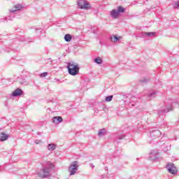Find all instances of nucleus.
<instances>
[{"label": "nucleus", "mask_w": 179, "mask_h": 179, "mask_svg": "<svg viewBox=\"0 0 179 179\" xmlns=\"http://www.w3.org/2000/svg\"><path fill=\"white\" fill-rule=\"evenodd\" d=\"M47 166L49 167L43 168L38 172V176L41 177V178H47V177H50V169L54 167V164H52L51 162H48Z\"/></svg>", "instance_id": "obj_1"}, {"label": "nucleus", "mask_w": 179, "mask_h": 179, "mask_svg": "<svg viewBox=\"0 0 179 179\" xmlns=\"http://www.w3.org/2000/svg\"><path fill=\"white\" fill-rule=\"evenodd\" d=\"M67 69L69 75H71V76H76V75L79 73V69H80V68H79L78 65H75L73 62H70L68 63Z\"/></svg>", "instance_id": "obj_2"}, {"label": "nucleus", "mask_w": 179, "mask_h": 179, "mask_svg": "<svg viewBox=\"0 0 179 179\" xmlns=\"http://www.w3.org/2000/svg\"><path fill=\"white\" fill-rule=\"evenodd\" d=\"M24 6L22 4H15L13 6V9L10 10V16L8 17L9 20L15 18V15L17 14V12L22 10Z\"/></svg>", "instance_id": "obj_3"}, {"label": "nucleus", "mask_w": 179, "mask_h": 179, "mask_svg": "<svg viewBox=\"0 0 179 179\" xmlns=\"http://www.w3.org/2000/svg\"><path fill=\"white\" fill-rule=\"evenodd\" d=\"M78 167H79V162L78 161L73 162L69 168V171L70 172V176H73L78 171Z\"/></svg>", "instance_id": "obj_4"}, {"label": "nucleus", "mask_w": 179, "mask_h": 179, "mask_svg": "<svg viewBox=\"0 0 179 179\" xmlns=\"http://www.w3.org/2000/svg\"><path fill=\"white\" fill-rule=\"evenodd\" d=\"M78 5L80 9H85V10L90 9V3L86 1H79Z\"/></svg>", "instance_id": "obj_5"}, {"label": "nucleus", "mask_w": 179, "mask_h": 179, "mask_svg": "<svg viewBox=\"0 0 179 179\" xmlns=\"http://www.w3.org/2000/svg\"><path fill=\"white\" fill-rule=\"evenodd\" d=\"M166 169L171 174H177V168H176L174 164H168Z\"/></svg>", "instance_id": "obj_6"}, {"label": "nucleus", "mask_w": 179, "mask_h": 179, "mask_svg": "<svg viewBox=\"0 0 179 179\" xmlns=\"http://www.w3.org/2000/svg\"><path fill=\"white\" fill-rule=\"evenodd\" d=\"M22 94H23V90H22L20 88H17L13 92L11 96L12 97H19V96H22Z\"/></svg>", "instance_id": "obj_7"}, {"label": "nucleus", "mask_w": 179, "mask_h": 179, "mask_svg": "<svg viewBox=\"0 0 179 179\" xmlns=\"http://www.w3.org/2000/svg\"><path fill=\"white\" fill-rule=\"evenodd\" d=\"M159 156V152L156 150H152L150 152V160H155V159H157Z\"/></svg>", "instance_id": "obj_8"}, {"label": "nucleus", "mask_w": 179, "mask_h": 179, "mask_svg": "<svg viewBox=\"0 0 179 179\" xmlns=\"http://www.w3.org/2000/svg\"><path fill=\"white\" fill-rule=\"evenodd\" d=\"M121 38H122V36H118L117 35H112L110 37V41H112V43H117V41H120V40H121Z\"/></svg>", "instance_id": "obj_9"}, {"label": "nucleus", "mask_w": 179, "mask_h": 179, "mask_svg": "<svg viewBox=\"0 0 179 179\" xmlns=\"http://www.w3.org/2000/svg\"><path fill=\"white\" fill-rule=\"evenodd\" d=\"M156 36L155 32H141V37H152Z\"/></svg>", "instance_id": "obj_10"}, {"label": "nucleus", "mask_w": 179, "mask_h": 179, "mask_svg": "<svg viewBox=\"0 0 179 179\" xmlns=\"http://www.w3.org/2000/svg\"><path fill=\"white\" fill-rule=\"evenodd\" d=\"M173 106H176V107H178V103H171V106L170 107H166L164 110V113H169V111H171L173 110Z\"/></svg>", "instance_id": "obj_11"}, {"label": "nucleus", "mask_w": 179, "mask_h": 179, "mask_svg": "<svg viewBox=\"0 0 179 179\" xmlns=\"http://www.w3.org/2000/svg\"><path fill=\"white\" fill-rule=\"evenodd\" d=\"M9 136L3 132L0 133V142L8 141Z\"/></svg>", "instance_id": "obj_12"}, {"label": "nucleus", "mask_w": 179, "mask_h": 179, "mask_svg": "<svg viewBox=\"0 0 179 179\" xmlns=\"http://www.w3.org/2000/svg\"><path fill=\"white\" fill-rule=\"evenodd\" d=\"M110 16L113 19H118V16H120V14L117 10L114 9L110 11Z\"/></svg>", "instance_id": "obj_13"}, {"label": "nucleus", "mask_w": 179, "mask_h": 179, "mask_svg": "<svg viewBox=\"0 0 179 179\" xmlns=\"http://www.w3.org/2000/svg\"><path fill=\"white\" fill-rule=\"evenodd\" d=\"M52 121L54 124H59V122H62V117L60 116H55L52 118Z\"/></svg>", "instance_id": "obj_14"}, {"label": "nucleus", "mask_w": 179, "mask_h": 179, "mask_svg": "<svg viewBox=\"0 0 179 179\" xmlns=\"http://www.w3.org/2000/svg\"><path fill=\"white\" fill-rule=\"evenodd\" d=\"M57 149V145L50 143L48 145V150L50 152H52V150H55Z\"/></svg>", "instance_id": "obj_15"}, {"label": "nucleus", "mask_w": 179, "mask_h": 179, "mask_svg": "<svg viewBox=\"0 0 179 179\" xmlns=\"http://www.w3.org/2000/svg\"><path fill=\"white\" fill-rule=\"evenodd\" d=\"M155 97H156V92H153L149 93L147 95L146 100H152V99H155Z\"/></svg>", "instance_id": "obj_16"}, {"label": "nucleus", "mask_w": 179, "mask_h": 179, "mask_svg": "<svg viewBox=\"0 0 179 179\" xmlns=\"http://www.w3.org/2000/svg\"><path fill=\"white\" fill-rule=\"evenodd\" d=\"M94 62H95V64H97L98 65H101V64H103V59H101V57H97L94 59Z\"/></svg>", "instance_id": "obj_17"}, {"label": "nucleus", "mask_w": 179, "mask_h": 179, "mask_svg": "<svg viewBox=\"0 0 179 179\" xmlns=\"http://www.w3.org/2000/svg\"><path fill=\"white\" fill-rule=\"evenodd\" d=\"M64 40L66 41V43H69L70 41H72V36L71 34H67L64 36Z\"/></svg>", "instance_id": "obj_18"}, {"label": "nucleus", "mask_w": 179, "mask_h": 179, "mask_svg": "<svg viewBox=\"0 0 179 179\" xmlns=\"http://www.w3.org/2000/svg\"><path fill=\"white\" fill-rule=\"evenodd\" d=\"M117 13H119V15H120V13H125V8H123L122 6H117Z\"/></svg>", "instance_id": "obj_19"}, {"label": "nucleus", "mask_w": 179, "mask_h": 179, "mask_svg": "<svg viewBox=\"0 0 179 179\" xmlns=\"http://www.w3.org/2000/svg\"><path fill=\"white\" fill-rule=\"evenodd\" d=\"M20 85H24V86H27V85H29V82H27V80L24 78H21L20 80Z\"/></svg>", "instance_id": "obj_20"}, {"label": "nucleus", "mask_w": 179, "mask_h": 179, "mask_svg": "<svg viewBox=\"0 0 179 179\" xmlns=\"http://www.w3.org/2000/svg\"><path fill=\"white\" fill-rule=\"evenodd\" d=\"M99 136H104L106 135V129H103L99 131L98 132Z\"/></svg>", "instance_id": "obj_21"}, {"label": "nucleus", "mask_w": 179, "mask_h": 179, "mask_svg": "<svg viewBox=\"0 0 179 179\" xmlns=\"http://www.w3.org/2000/svg\"><path fill=\"white\" fill-rule=\"evenodd\" d=\"M113 95H110L106 97V101H107L108 103L111 101V100H113Z\"/></svg>", "instance_id": "obj_22"}, {"label": "nucleus", "mask_w": 179, "mask_h": 179, "mask_svg": "<svg viewBox=\"0 0 179 179\" xmlns=\"http://www.w3.org/2000/svg\"><path fill=\"white\" fill-rule=\"evenodd\" d=\"M173 8H174L175 9H179V1H176V2L173 3Z\"/></svg>", "instance_id": "obj_23"}, {"label": "nucleus", "mask_w": 179, "mask_h": 179, "mask_svg": "<svg viewBox=\"0 0 179 179\" xmlns=\"http://www.w3.org/2000/svg\"><path fill=\"white\" fill-rule=\"evenodd\" d=\"M47 75H48V73L44 72V73H41L40 76H41V78H45V76H47Z\"/></svg>", "instance_id": "obj_24"}, {"label": "nucleus", "mask_w": 179, "mask_h": 179, "mask_svg": "<svg viewBox=\"0 0 179 179\" xmlns=\"http://www.w3.org/2000/svg\"><path fill=\"white\" fill-rule=\"evenodd\" d=\"M124 137H125V136L122 134L117 137V139H119V140L124 139Z\"/></svg>", "instance_id": "obj_25"}, {"label": "nucleus", "mask_w": 179, "mask_h": 179, "mask_svg": "<svg viewBox=\"0 0 179 179\" xmlns=\"http://www.w3.org/2000/svg\"><path fill=\"white\" fill-rule=\"evenodd\" d=\"M35 143H36V145H40V143H41V140H36V141H35Z\"/></svg>", "instance_id": "obj_26"}, {"label": "nucleus", "mask_w": 179, "mask_h": 179, "mask_svg": "<svg viewBox=\"0 0 179 179\" xmlns=\"http://www.w3.org/2000/svg\"><path fill=\"white\" fill-rule=\"evenodd\" d=\"M141 82H143V83H146V82H148V80L143 79V80H141Z\"/></svg>", "instance_id": "obj_27"}, {"label": "nucleus", "mask_w": 179, "mask_h": 179, "mask_svg": "<svg viewBox=\"0 0 179 179\" xmlns=\"http://www.w3.org/2000/svg\"><path fill=\"white\" fill-rule=\"evenodd\" d=\"M155 134H160V131L159 130L155 131Z\"/></svg>", "instance_id": "obj_28"}, {"label": "nucleus", "mask_w": 179, "mask_h": 179, "mask_svg": "<svg viewBox=\"0 0 179 179\" xmlns=\"http://www.w3.org/2000/svg\"><path fill=\"white\" fill-rule=\"evenodd\" d=\"M55 82H59V80L57 78H55Z\"/></svg>", "instance_id": "obj_29"}, {"label": "nucleus", "mask_w": 179, "mask_h": 179, "mask_svg": "<svg viewBox=\"0 0 179 179\" xmlns=\"http://www.w3.org/2000/svg\"><path fill=\"white\" fill-rule=\"evenodd\" d=\"M134 99V101H136V98H133Z\"/></svg>", "instance_id": "obj_30"}]
</instances>
